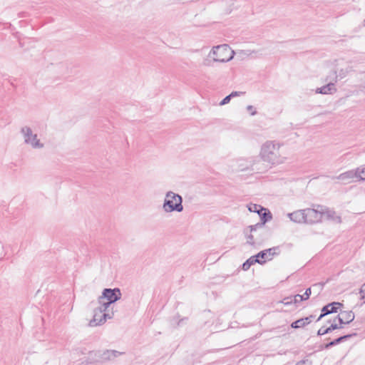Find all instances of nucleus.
Returning <instances> with one entry per match:
<instances>
[{
  "instance_id": "nucleus-15",
  "label": "nucleus",
  "mask_w": 365,
  "mask_h": 365,
  "mask_svg": "<svg viewBox=\"0 0 365 365\" xmlns=\"http://www.w3.org/2000/svg\"><path fill=\"white\" fill-rule=\"evenodd\" d=\"M310 324V318H302L292 323L291 327L294 329H299Z\"/></svg>"
},
{
  "instance_id": "nucleus-35",
  "label": "nucleus",
  "mask_w": 365,
  "mask_h": 365,
  "mask_svg": "<svg viewBox=\"0 0 365 365\" xmlns=\"http://www.w3.org/2000/svg\"><path fill=\"white\" fill-rule=\"evenodd\" d=\"M364 291H365V283L362 285L361 287V292H363Z\"/></svg>"
},
{
  "instance_id": "nucleus-34",
  "label": "nucleus",
  "mask_w": 365,
  "mask_h": 365,
  "mask_svg": "<svg viewBox=\"0 0 365 365\" xmlns=\"http://www.w3.org/2000/svg\"><path fill=\"white\" fill-rule=\"evenodd\" d=\"M187 320V318H183L182 319H180L178 323H177V325L178 326H180L181 324V323L183 322V321H185Z\"/></svg>"
},
{
  "instance_id": "nucleus-17",
  "label": "nucleus",
  "mask_w": 365,
  "mask_h": 365,
  "mask_svg": "<svg viewBox=\"0 0 365 365\" xmlns=\"http://www.w3.org/2000/svg\"><path fill=\"white\" fill-rule=\"evenodd\" d=\"M98 302L100 304V306L98 308L103 312L107 313L106 311L108 310V307L112 303H108V301H106V299H103V302L98 300Z\"/></svg>"
},
{
  "instance_id": "nucleus-26",
  "label": "nucleus",
  "mask_w": 365,
  "mask_h": 365,
  "mask_svg": "<svg viewBox=\"0 0 365 365\" xmlns=\"http://www.w3.org/2000/svg\"><path fill=\"white\" fill-rule=\"evenodd\" d=\"M247 110L249 112H250V114H251L252 115H256V113H257L256 110L255 109V108H254L252 106H247Z\"/></svg>"
},
{
  "instance_id": "nucleus-29",
  "label": "nucleus",
  "mask_w": 365,
  "mask_h": 365,
  "mask_svg": "<svg viewBox=\"0 0 365 365\" xmlns=\"http://www.w3.org/2000/svg\"><path fill=\"white\" fill-rule=\"evenodd\" d=\"M347 73V71H344V70H341L339 75H337L338 76H339L341 78H344L346 76Z\"/></svg>"
},
{
  "instance_id": "nucleus-2",
  "label": "nucleus",
  "mask_w": 365,
  "mask_h": 365,
  "mask_svg": "<svg viewBox=\"0 0 365 365\" xmlns=\"http://www.w3.org/2000/svg\"><path fill=\"white\" fill-rule=\"evenodd\" d=\"M163 209L165 212H182L183 210L182 197L173 191L167 192L163 204Z\"/></svg>"
},
{
  "instance_id": "nucleus-18",
  "label": "nucleus",
  "mask_w": 365,
  "mask_h": 365,
  "mask_svg": "<svg viewBox=\"0 0 365 365\" xmlns=\"http://www.w3.org/2000/svg\"><path fill=\"white\" fill-rule=\"evenodd\" d=\"M119 353L116 351H107L104 353V358L108 359H113L118 356Z\"/></svg>"
},
{
  "instance_id": "nucleus-3",
  "label": "nucleus",
  "mask_w": 365,
  "mask_h": 365,
  "mask_svg": "<svg viewBox=\"0 0 365 365\" xmlns=\"http://www.w3.org/2000/svg\"><path fill=\"white\" fill-rule=\"evenodd\" d=\"M20 133L26 145L31 147L32 149H42L44 148V143L41 142L38 134L34 133L30 126H22L20 129Z\"/></svg>"
},
{
  "instance_id": "nucleus-10",
  "label": "nucleus",
  "mask_w": 365,
  "mask_h": 365,
  "mask_svg": "<svg viewBox=\"0 0 365 365\" xmlns=\"http://www.w3.org/2000/svg\"><path fill=\"white\" fill-rule=\"evenodd\" d=\"M342 306H343V304L340 302H332V303L328 304L327 305L324 306L322 308V314L318 317L317 321V322L319 321L322 317H324L327 314L336 312L337 309L340 307H342Z\"/></svg>"
},
{
  "instance_id": "nucleus-23",
  "label": "nucleus",
  "mask_w": 365,
  "mask_h": 365,
  "mask_svg": "<svg viewBox=\"0 0 365 365\" xmlns=\"http://www.w3.org/2000/svg\"><path fill=\"white\" fill-rule=\"evenodd\" d=\"M330 332V329H324V328H321L318 330L317 331V334L319 336H322V335H324L326 334H329Z\"/></svg>"
},
{
  "instance_id": "nucleus-22",
  "label": "nucleus",
  "mask_w": 365,
  "mask_h": 365,
  "mask_svg": "<svg viewBox=\"0 0 365 365\" xmlns=\"http://www.w3.org/2000/svg\"><path fill=\"white\" fill-rule=\"evenodd\" d=\"M303 300H304V296H302V295L296 294L294 296L293 301H294V303H295V304L301 302Z\"/></svg>"
},
{
  "instance_id": "nucleus-37",
  "label": "nucleus",
  "mask_w": 365,
  "mask_h": 365,
  "mask_svg": "<svg viewBox=\"0 0 365 365\" xmlns=\"http://www.w3.org/2000/svg\"><path fill=\"white\" fill-rule=\"evenodd\" d=\"M363 25L365 26V19L364 20Z\"/></svg>"
},
{
  "instance_id": "nucleus-19",
  "label": "nucleus",
  "mask_w": 365,
  "mask_h": 365,
  "mask_svg": "<svg viewBox=\"0 0 365 365\" xmlns=\"http://www.w3.org/2000/svg\"><path fill=\"white\" fill-rule=\"evenodd\" d=\"M351 336V335L347 334V335H344V336H340V337L334 339V341L335 344L336 345V344L344 341V340L350 338Z\"/></svg>"
},
{
  "instance_id": "nucleus-7",
  "label": "nucleus",
  "mask_w": 365,
  "mask_h": 365,
  "mask_svg": "<svg viewBox=\"0 0 365 365\" xmlns=\"http://www.w3.org/2000/svg\"><path fill=\"white\" fill-rule=\"evenodd\" d=\"M324 211V207L320 205H318L317 209H304L305 223L313 224L321 221Z\"/></svg>"
},
{
  "instance_id": "nucleus-21",
  "label": "nucleus",
  "mask_w": 365,
  "mask_h": 365,
  "mask_svg": "<svg viewBox=\"0 0 365 365\" xmlns=\"http://www.w3.org/2000/svg\"><path fill=\"white\" fill-rule=\"evenodd\" d=\"M253 53H255L254 51L246 50V51H240L237 52V54H240L241 56H249L252 55Z\"/></svg>"
},
{
  "instance_id": "nucleus-11",
  "label": "nucleus",
  "mask_w": 365,
  "mask_h": 365,
  "mask_svg": "<svg viewBox=\"0 0 365 365\" xmlns=\"http://www.w3.org/2000/svg\"><path fill=\"white\" fill-rule=\"evenodd\" d=\"M356 178V172L354 170H350L340 175L333 177L332 179H337L343 181L344 183H350Z\"/></svg>"
},
{
  "instance_id": "nucleus-1",
  "label": "nucleus",
  "mask_w": 365,
  "mask_h": 365,
  "mask_svg": "<svg viewBox=\"0 0 365 365\" xmlns=\"http://www.w3.org/2000/svg\"><path fill=\"white\" fill-rule=\"evenodd\" d=\"M281 147L282 144L276 140L265 141L260 148V158L262 161L271 165L284 163L287 158L281 153Z\"/></svg>"
},
{
  "instance_id": "nucleus-28",
  "label": "nucleus",
  "mask_w": 365,
  "mask_h": 365,
  "mask_svg": "<svg viewBox=\"0 0 365 365\" xmlns=\"http://www.w3.org/2000/svg\"><path fill=\"white\" fill-rule=\"evenodd\" d=\"M250 267H251V264H250V263L247 261H246L242 264V269L245 271H247L250 269Z\"/></svg>"
},
{
  "instance_id": "nucleus-31",
  "label": "nucleus",
  "mask_w": 365,
  "mask_h": 365,
  "mask_svg": "<svg viewBox=\"0 0 365 365\" xmlns=\"http://www.w3.org/2000/svg\"><path fill=\"white\" fill-rule=\"evenodd\" d=\"M335 345H336V344H335V343H334V341L333 340V341H331V342H329V343L325 345V348H326V349H328V348H329V347H331V346H335Z\"/></svg>"
},
{
  "instance_id": "nucleus-13",
  "label": "nucleus",
  "mask_w": 365,
  "mask_h": 365,
  "mask_svg": "<svg viewBox=\"0 0 365 365\" xmlns=\"http://www.w3.org/2000/svg\"><path fill=\"white\" fill-rule=\"evenodd\" d=\"M354 317L355 316L352 311H343L340 312L337 319L340 324H349L354 319Z\"/></svg>"
},
{
  "instance_id": "nucleus-30",
  "label": "nucleus",
  "mask_w": 365,
  "mask_h": 365,
  "mask_svg": "<svg viewBox=\"0 0 365 365\" xmlns=\"http://www.w3.org/2000/svg\"><path fill=\"white\" fill-rule=\"evenodd\" d=\"M339 327H338L337 324H331L329 327H328V329H330V332L334 329H339Z\"/></svg>"
},
{
  "instance_id": "nucleus-5",
  "label": "nucleus",
  "mask_w": 365,
  "mask_h": 365,
  "mask_svg": "<svg viewBox=\"0 0 365 365\" xmlns=\"http://www.w3.org/2000/svg\"><path fill=\"white\" fill-rule=\"evenodd\" d=\"M250 212H257L260 217L261 222L254 225H250L247 229L250 232H256L259 229L264 230L265 223L272 219V215L269 211L261 205L257 204H250L248 206Z\"/></svg>"
},
{
  "instance_id": "nucleus-9",
  "label": "nucleus",
  "mask_w": 365,
  "mask_h": 365,
  "mask_svg": "<svg viewBox=\"0 0 365 365\" xmlns=\"http://www.w3.org/2000/svg\"><path fill=\"white\" fill-rule=\"evenodd\" d=\"M121 298L120 289H104L102 295L98 297V301L103 302V299L108 301V303H114Z\"/></svg>"
},
{
  "instance_id": "nucleus-12",
  "label": "nucleus",
  "mask_w": 365,
  "mask_h": 365,
  "mask_svg": "<svg viewBox=\"0 0 365 365\" xmlns=\"http://www.w3.org/2000/svg\"><path fill=\"white\" fill-rule=\"evenodd\" d=\"M274 248H269L259 252L256 255L257 258L259 259L260 264H264L266 261L272 259L274 254Z\"/></svg>"
},
{
  "instance_id": "nucleus-33",
  "label": "nucleus",
  "mask_w": 365,
  "mask_h": 365,
  "mask_svg": "<svg viewBox=\"0 0 365 365\" xmlns=\"http://www.w3.org/2000/svg\"><path fill=\"white\" fill-rule=\"evenodd\" d=\"M240 93H241L240 92L233 91V92H232V93L230 94V96H231V98H232V97H235V96H240Z\"/></svg>"
},
{
  "instance_id": "nucleus-25",
  "label": "nucleus",
  "mask_w": 365,
  "mask_h": 365,
  "mask_svg": "<svg viewBox=\"0 0 365 365\" xmlns=\"http://www.w3.org/2000/svg\"><path fill=\"white\" fill-rule=\"evenodd\" d=\"M247 243L250 244V245H254L255 244V240H254V235L250 233V235H247Z\"/></svg>"
},
{
  "instance_id": "nucleus-14",
  "label": "nucleus",
  "mask_w": 365,
  "mask_h": 365,
  "mask_svg": "<svg viewBox=\"0 0 365 365\" xmlns=\"http://www.w3.org/2000/svg\"><path fill=\"white\" fill-rule=\"evenodd\" d=\"M289 219L297 223H305V212L304 210H299L288 214Z\"/></svg>"
},
{
  "instance_id": "nucleus-16",
  "label": "nucleus",
  "mask_w": 365,
  "mask_h": 365,
  "mask_svg": "<svg viewBox=\"0 0 365 365\" xmlns=\"http://www.w3.org/2000/svg\"><path fill=\"white\" fill-rule=\"evenodd\" d=\"M356 178L359 180H365V168H357L354 170Z\"/></svg>"
},
{
  "instance_id": "nucleus-32",
  "label": "nucleus",
  "mask_w": 365,
  "mask_h": 365,
  "mask_svg": "<svg viewBox=\"0 0 365 365\" xmlns=\"http://www.w3.org/2000/svg\"><path fill=\"white\" fill-rule=\"evenodd\" d=\"M291 303H292V299L291 298H286L284 299V304H289Z\"/></svg>"
},
{
  "instance_id": "nucleus-24",
  "label": "nucleus",
  "mask_w": 365,
  "mask_h": 365,
  "mask_svg": "<svg viewBox=\"0 0 365 365\" xmlns=\"http://www.w3.org/2000/svg\"><path fill=\"white\" fill-rule=\"evenodd\" d=\"M231 96L230 95L227 96L225 98H224L220 103V106H224L227 103H228L231 100Z\"/></svg>"
},
{
  "instance_id": "nucleus-8",
  "label": "nucleus",
  "mask_w": 365,
  "mask_h": 365,
  "mask_svg": "<svg viewBox=\"0 0 365 365\" xmlns=\"http://www.w3.org/2000/svg\"><path fill=\"white\" fill-rule=\"evenodd\" d=\"M113 317V312L105 313L100 310L98 308L94 311V315L92 320L90 321L89 325L95 327L104 324L107 319H110Z\"/></svg>"
},
{
  "instance_id": "nucleus-4",
  "label": "nucleus",
  "mask_w": 365,
  "mask_h": 365,
  "mask_svg": "<svg viewBox=\"0 0 365 365\" xmlns=\"http://www.w3.org/2000/svg\"><path fill=\"white\" fill-rule=\"evenodd\" d=\"M235 52L227 45H219L214 46L209 53V57L212 58L215 62H227L234 57Z\"/></svg>"
},
{
  "instance_id": "nucleus-36",
  "label": "nucleus",
  "mask_w": 365,
  "mask_h": 365,
  "mask_svg": "<svg viewBox=\"0 0 365 365\" xmlns=\"http://www.w3.org/2000/svg\"><path fill=\"white\" fill-rule=\"evenodd\" d=\"M314 316L313 315H310L309 317H307L306 318H310V323L312 322V319H314Z\"/></svg>"
},
{
  "instance_id": "nucleus-20",
  "label": "nucleus",
  "mask_w": 365,
  "mask_h": 365,
  "mask_svg": "<svg viewBox=\"0 0 365 365\" xmlns=\"http://www.w3.org/2000/svg\"><path fill=\"white\" fill-rule=\"evenodd\" d=\"M250 264L252 265L255 263H260L259 262V259L257 258L256 255L255 256H252L251 257H250L247 260Z\"/></svg>"
},
{
  "instance_id": "nucleus-6",
  "label": "nucleus",
  "mask_w": 365,
  "mask_h": 365,
  "mask_svg": "<svg viewBox=\"0 0 365 365\" xmlns=\"http://www.w3.org/2000/svg\"><path fill=\"white\" fill-rule=\"evenodd\" d=\"M337 78L338 76L336 71H331L325 79V81H329V83L325 86L317 88L315 91L316 93H321L325 95L334 93L336 91L334 82H336Z\"/></svg>"
},
{
  "instance_id": "nucleus-27",
  "label": "nucleus",
  "mask_w": 365,
  "mask_h": 365,
  "mask_svg": "<svg viewBox=\"0 0 365 365\" xmlns=\"http://www.w3.org/2000/svg\"><path fill=\"white\" fill-rule=\"evenodd\" d=\"M311 293H312L311 288L307 289L306 291H305L304 294L303 295L304 296V300H306V299H309Z\"/></svg>"
}]
</instances>
